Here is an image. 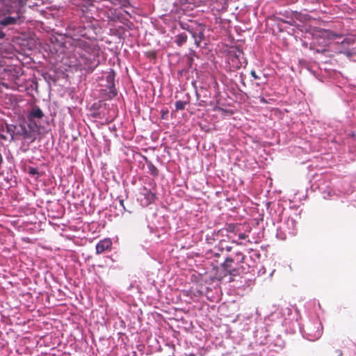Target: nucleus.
Returning a JSON list of instances; mask_svg holds the SVG:
<instances>
[{"label":"nucleus","mask_w":356,"mask_h":356,"mask_svg":"<svg viewBox=\"0 0 356 356\" xmlns=\"http://www.w3.org/2000/svg\"><path fill=\"white\" fill-rule=\"evenodd\" d=\"M26 0H3V4L6 6V11L11 13L14 12L18 6H23Z\"/></svg>","instance_id":"1"},{"label":"nucleus","mask_w":356,"mask_h":356,"mask_svg":"<svg viewBox=\"0 0 356 356\" xmlns=\"http://www.w3.org/2000/svg\"><path fill=\"white\" fill-rule=\"evenodd\" d=\"M112 245V241L108 238H104L102 241H100L97 245H96V253L97 254H102L104 252H105L107 250L111 249Z\"/></svg>","instance_id":"2"},{"label":"nucleus","mask_w":356,"mask_h":356,"mask_svg":"<svg viewBox=\"0 0 356 356\" xmlns=\"http://www.w3.org/2000/svg\"><path fill=\"white\" fill-rule=\"evenodd\" d=\"M141 195L143 198L140 199L141 204L147 206L151 204L155 199V195L151 191L144 188Z\"/></svg>","instance_id":"3"},{"label":"nucleus","mask_w":356,"mask_h":356,"mask_svg":"<svg viewBox=\"0 0 356 356\" xmlns=\"http://www.w3.org/2000/svg\"><path fill=\"white\" fill-rule=\"evenodd\" d=\"M43 113L38 106H33L27 115L29 122H34L35 120H40L42 118Z\"/></svg>","instance_id":"4"},{"label":"nucleus","mask_w":356,"mask_h":356,"mask_svg":"<svg viewBox=\"0 0 356 356\" xmlns=\"http://www.w3.org/2000/svg\"><path fill=\"white\" fill-rule=\"evenodd\" d=\"M317 330L315 332H313L310 328H308V339L311 341H314L318 339L322 334V327L321 324L316 325Z\"/></svg>","instance_id":"5"},{"label":"nucleus","mask_w":356,"mask_h":356,"mask_svg":"<svg viewBox=\"0 0 356 356\" xmlns=\"http://www.w3.org/2000/svg\"><path fill=\"white\" fill-rule=\"evenodd\" d=\"M17 18L14 17H6L3 19H0V24L6 26L16 23Z\"/></svg>","instance_id":"6"},{"label":"nucleus","mask_w":356,"mask_h":356,"mask_svg":"<svg viewBox=\"0 0 356 356\" xmlns=\"http://www.w3.org/2000/svg\"><path fill=\"white\" fill-rule=\"evenodd\" d=\"M321 37L327 38L328 40H334L340 37L339 35L333 33L329 31H324L321 32Z\"/></svg>","instance_id":"7"},{"label":"nucleus","mask_w":356,"mask_h":356,"mask_svg":"<svg viewBox=\"0 0 356 356\" xmlns=\"http://www.w3.org/2000/svg\"><path fill=\"white\" fill-rule=\"evenodd\" d=\"M186 103L182 101H177L175 102L176 108L178 110H183L185 108Z\"/></svg>","instance_id":"8"},{"label":"nucleus","mask_w":356,"mask_h":356,"mask_svg":"<svg viewBox=\"0 0 356 356\" xmlns=\"http://www.w3.org/2000/svg\"><path fill=\"white\" fill-rule=\"evenodd\" d=\"M111 1L114 3V4H118V3H123L124 2H125V0H111Z\"/></svg>","instance_id":"9"},{"label":"nucleus","mask_w":356,"mask_h":356,"mask_svg":"<svg viewBox=\"0 0 356 356\" xmlns=\"http://www.w3.org/2000/svg\"><path fill=\"white\" fill-rule=\"evenodd\" d=\"M250 74H251L252 76L254 79H259L258 76L256 74V72H255L254 71H253V70H252V71H251V73H250Z\"/></svg>","instance_id":"10"},{"label":"nucleus","mask_w":356,"mask_h":356,"mask_svg":"<svg viewBox=\"0 0 356 356\" xmlns=\"http://www.w3.org/2000/svg\"><path fill=\"white\" fill-rule=\"evenodd\" d=\"M238 237L240 239H245L246 238V235L245 234H240Z\"/></svg>","instance_id":"11"},{"label":"nucleus","mask_w":356,"mask_h":356,"mask_svg":"<svg viewBox=\"0 0 356 356\" xmlns=\"http://www.w3.org/2000/svg\"><path fill=\"white\" fill-rule=\"evenodd\" d=\"M4 36V33L2 31H0V38H2Z\"/></svg>","instance_id":"12"},{"label":"nucleus","mask_w":356,"mask_h":356,"mask_svg":"<svg viewBox=\"0 0 356 356\" xmlns=\"http://www.w3.org/2000/svg\"><path fill=\"white\" fill-rule=\"evenodd\" d=\"M341 351H337V356H341Z\"/></svg>","instance_id":"13"},{"label":"nucleus","mask_w":356,"mask_h":356,"mask_svg":"<svg viewBox=\"0 0 356 356\" xmlns=\"http://www.w3.org/2000/svg\"><path fill=\"white\" fill-rule=\"evenodd\" d=\"M291 222L292 225L294 227L295 226V222L293 220H291Z\"/></svg>","instance_id":"14"},{"label":"nucleus","mask_w":356,"mask_h":356,"mask_svg":"<svg viewBox=\"0 0 356 356\" xmlns=\"http://www.w3.org/2000/svg\"><path fill=\"white\" fill-rule=\"evenodd\" d=\"M35 170H34V169H32V170H31V173H32V174L35 173Z\"/></svg>","instance_id":"15"},{"label":"nucleus","mask_w":356,"mask_h":356,"mask_svg":"<svg viewBox=\"0 0 356 356\" xmlns=\"http://www.w3.org/2000/svg\"><path fill=\"white\" fill-rule=\"evenodd\" d=\"M120 204H121L122 206H123V200H120Z\"/></svg>","instance_id":"16"},{"label":"nucleus","mask_w":356,"mask_h":356,"mask_svg":"<svg viewBox=\"0 0 356 356\" xmlns=\"http://www.w3.org/2000/svg\"><path fill=\"white\" fill-rule=\"evenodd\" d=\"M208 1H210V2H214L216 1V0H207Z\"/></svg>","instance_id":"17"},{"label":"nucleus","mask_w":356,"mask_h":356,"mask_svg":"<svg viewBox=\"0 0 356 356\" xmlns=\"http://www.w3.org/2000/svg\"><path fill=\"white\" fill-rule=\"evenodd\" d=\"M1 63V61H0V64Z\"/></svg>","instance_id":"18"}]
</instances>
